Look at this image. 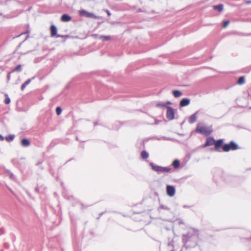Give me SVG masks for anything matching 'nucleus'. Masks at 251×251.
Segmentation results:
<instances>
[{
    "mask_svg": "<svg viewBox=\"0 0 251 251\" xmlns=\"http://www.w3.org/2000/svg\"><path fill=\"white\" fill-rule=\"evenodd\" d=\"M14 138V135H10L5 138L7 142H10L12 141Z\"/></svg>",
    "mask_w": 251,
    "mask_h": 251,
    "instance_id": "4be33fe9",
    "label": "nucleus"
},
{
    "mask_svg": "<svg viewBox=\"0 0 251 251\" xmlns=\"http://www.w3.org/2000/svg\"><path fill=\"white\" fill-rule=\"evenodd\" d=\"M3 137L1 135H0V141L3 140Z\"/></svg>",
    "mask_w": 251,
    "mask_h": 251,
    "instance_id": "c85d7f7f",
    "label": "nucleus"
},
{
    "mask_svg": "<svg viewBox=\"0 0 251 251\" xmlns=\"http://www.w3.org/2000/svg\"><path fill=\"white\" fill-rule=\"evenodd\" d=\"M99 39L102 41H105L110 40L111 39V37L110 36H100L99 37Z\"/></svg>",
    "mask_w": 251,
    "mask_h": 251,
    "instance_id": "2eb2a0df",
    "label": "nucleus"
},
{
    "mask_svg": "<svg viewBox=\"0 0 251 251\" xmlns=\"http://www.w3.org/2000/svg\"><path fill=\"white\" fill-rule=\"evenodd\" d=\"M10 177L11 178H12V179H13V178H14V176H13V175L12 174H11V175H10Z\"/></svg>",
    "mask_w": 251,
    "mask_h": 251,
    "instance_id": "7c9ffc66",
    "label": "nucleus"
},
{
    "mask_svg": "<svg viewBox=\"0 0 251 251\" xmlns=\"http://www.w3.org/2000/svg\"><path fill=\"white\" fill-rule=\"evenodd\" d=\"M61 20L62 22H69L71 20V16L67 15V14H63L62 15Z\"/></svg>",
    "mask_w": 251,
    "mask_h": 251,
    "instance_id": "ddd939ff",
    "label": "nucleus"
},
{
    "mask_svg": "<svg viewBox=\"0 0 251 251\" xmlns=\"http://www.w3.org/2000/svg\"><path fill=\"white\" fill-rule=\"evenodd\" d=\"M179 161L178 160H175L173 162V165L175 168H177L179 166Z\"/></svg>",
    "mask_w": 251,
    "mask_h": 251,
    "instance_id": "aec40b11",
    "label": "nucleus"
},
{
    "mask_svg": "<svg viewBox=\"0 0 251 251\" xmlns=\"http://www.w3.org/2000/svg\"><path fill=\"white\" fill-rule=\"evenodd\" d=\"M245 82V79L243 76L240 77L238 80V84L242 85Z\"/></svg>",
    "mask_w": 251,
    "mask_h": 251,
    "instance_id": "412c9836",
    "label": "nucleus"
},
{
    "mask_svg": "<svg viewBox=\"0 0 251 251\" xmlns=\"http://www.w3.org/2000/svg\"><path fill=\"white\" fill-rule=\"evenodd\" d=\"M5 97L6 98L4 102L5 104H8L10 102V99L7 94L5 95Z\"/></svg>",
    "mask_w": 251,
    "mask_h": 251,
    "instance_id": "5701e85b",
    "label": "nucleus"
},
{
    "mask_svg": "<svg viewBox=\"0 0 251 251\" xmlns=\"http://www.w3.org/2000/svg\"><path fill=\"white\" fill-rule=\"evenodd\" d=\"M197 112H196L192 114L189 118V122L190 124H193L195 123L197 119Z\"/></svg>",
    "mask_w": 251,
    "mask_h": 251,
    "instance_id": "f8f14e48",
    "label": "nucleus"
},
{
    "mask_svg": "<svg viewBox=\"0 0 251 251\" xmlns=\"http://www.w3.org/2000/svg\"><path fill=\"white\" fill-rule=\"evenodd\" d=\"M190 103V99L188 98H184L180 101V105L181 107H184L188 105Z\"/></svg>",
    "mask_w": 251,
    "mask_h": 251,
    "instance_id": "9d476101",
    "label": "nucleus"
},
{
    "mask_svg": "<svg viewBox=\"0 0 251 251\" xmlns=\"http://www.w3.org/2000/svg\"><path fill=\"white\" fill-rule=\"evenodd\" d=\"M223 143V140L222 139H219L216 141H215V149L216 150L218 151V149L220 148Z\"/></svg>",
    "mask_w": 251,
    "mask_h": 251,
    "instance_id": "9b49d317",
    "label": "nucleus"
},
{
    "mask_svg": "<svg viewBox=\"0 0 251 251\" xmlns=\"http://www.w3.org/2000/svg\"><path fill=\"white\" fill-rule=\"evenodd\" d=\"M62 112V109L60 107H57L56 109V113L57 115H59Z\"/></svg>",
    "mask_w": 251,
    "mask_h": 251,
    "instance_id": "b1692460",
    "label": "nucleus"
},
{
    "mask_svg": "<svg viewBox=\"0 0 251 251\" xmlns=\"http://www.w3.org/2000/svg\"><path fill=\"white\" fill-rule=\"evenodd\" d=\"M50 32H51V36H56V37H59L60 36L59 35L57 34V28L55 26L52 25L50 26Z\"/></svg>",
    "mask_w": 251,
    "mask_h": 251,
    "instance_id": "1a4fd4ad",
    "label": "nucleus"
},
{
    "mask_svg": "<svg viewBox=\"0 0 251 251\" xmlns=\"http://www.w3.org/2000/svg\"><path fill=\"white\" fill-rule=\"evenodd\" d=\"M156 106L157 107H166V104L163 103L162 102H158L156 104Z\"/></svg>",
    "mask_w": 251,
    "mask_h": 251,
    "instance_id": "393cba45",
    "label": "nucleus"
},
{
    "mask_svg": "<svg viewBox=\"0 0 251 251\" xmlns=\"http://www.w3.org/2000/svg\"><path fill=\"white\" fill-rule=\"evenodd\" d=\"M21 68H22L21 65H18V66H17L15 68V71H18V72L21 71Z\"/></svg>",
    "mask_w": 251,
    "mask_h": 251,
    "instance_id": "a878e982",
    "label": "nucleus"
},
{
    "mask_svg": "<svg viewBox=\"0 0 251 251\" xmlns=\"http://www.w3.org/2000/svg\"><path fill=\"white\" fill-rule=\"evenodd\" d=\"M31 82V79H28L27 80H26L22 85L21 86V90H24V89L25 88V87L29 84Z\"/></svg>",
    "mask_w": 251,
    "mask_h": 251,
    "instance_id": "a211bd4d",
    "label": "nucleus"
},
{
    "mask_svg": "<svg viewBox=\"0 0 251 251\" xmlns=\"http://www.w3.org/2000/svg\"><path fill=\"white\" fill-rule=\"evenodd\" d=\"M239 148L238 145L232 141L229 144H225L223 146V151H228L230 150H236Z\"/></svg>",
    "mask_w": 251,
    "mask_h": 251,
    "instance_id": "20e7f679",
    "label": "nucleus"
},
{
    "mask_svg": "<svg viewBox=\"0 0 251 251\" xmlns=\"http://www.w3.org/2000/svg\"><path fill=\"white\" fill-rule=\"evenodd\" d=\"M21 144L24 147H28L30 145V142L27 139H23L21 141Z\"/></svg>",
    "mask_w": 251,
    "mask_h": 251,
    "instance_id": "4468645a",
    "label": "nucleus"
},
{
    "mask_svg": "<svg viewBox=\"0 0 251 251\" xmlns=\"http://www.w3.org/2000/svg\"><path fill=\"white\" fill-rule=\"evenodd\" d=\"M150 165L151 167L152 170L156 172L157 174H160L164 172H169L172 170V169L170 167L157 166L153 163H150Z\"/></svg>",
    "mask_w": 251,
    "mask_h": 251,
    "instance_id": "7ed1b4c3",
    "label": "nucleus"
},
{
    "mask_svg": "<svg viewBox=\"0 0 251 251\" xmlns=\"http://www.w3.org/2000/svg\"><path fill=\"white\" fill-rule=\"evenodd\" d=\"M223 8L224 6L222 4L214 6V9L219 11H222L223 10Z\"/></svg>",
    "mask_w": 251,
    "mask_h": 251,
    "instance_id": "f3484780",
    "label": "nucleus"
},
{
    "mask_svg": "<svg viewBox=\"0 0 251 251\" xmlns=\"http://www.w3.org/2000/svg\"><path fill=\"white\" fill-rule=\"evenodd\" d=\"M141 155L143 159H147L149 157V153L145 151H143L141 152Z\"/></svg>",
    "mask_w": 251,
    "mask_h": 251,
    "instance_id": "6ab92c4d",
    "label": "nucleus"
},
{
    "mask_svg": "<svg viewBox=\"0 0 251 251\" xmlns=\"http://www.w3.org/2000/svg\"><path fill=\"white\" fill-rule=\"evenodd\" d=\"M212 129L210 126H207L203 125L202 124H199L197 126L196 129L197 133H200L205 136H208L211 134Z\"/></svg>",
    "mask_w": 251,
    "mask_h": 251,
    "instance_id": "f03ea898",
    "label": "nucleus"
},
{
    "mask_svg": "<svg viewBox=\"0 0 251 251\" xmlns=\"http://www.w3.org/2000/svg\"><path fill=\"white\" fill-rule=\"evenodd\" d=\"M79 15L81 16H84L87 18H92L96 19H98V16L95 15L92 13H90L85 10H81L79 12Z\"/></svg>",
    "mask_w": 251,
    "mask_h": 251,
    "instance_id": "39448f33",
    "label": "nucleus"
},
{
    "mask_svg": "<svg viewBox=\"0 0 251 251\" xmlns=\"http://www.w3.org/2000/svg\"><path fill=\"white\" fill-rule=\"evenodd\" d=\"M167 195L170 197H173L175 194L176 190L174 186L168 185L166 188Z\"/></svg>",
    "mask_w": 251,
    "mask_h": 251,
    "instance_id": "0eeeda50",
    "label": "nucleus"
},
{
    "mask_svg": "<svg viewBox=\"0 0 251 251\" xmlns=\"http://www.w3.org/2000/svg\"><path fill=\"white\" fill-rule=\"evenodd\" d=\"M172 104V103H171V101H168L166 102V104Z\"/></svg>",
    "mask_w": 251,
    "mask_h": 251,
    "instance_id": "c756f323",
    "label": "nucleus"
},
{
    "mask_svg": "<svg viewBox=\"0 0 251 251\" xmlns=\"http://www.w3.org/2000/svg\"><path fill=\"white\" fill-rule=\"evenodd\" d=\"M215 140L213 138L208 137L206 139L205 143L202 146V147L205 148L208 146H212L214 144Z\"/></svg>",
    "mask_w": 251,
    "mask_h": 251,
    "instance_id": "6e6552de",
    "label": "nucleus"
},
{
    "mask_svg": "<svg viewBox=\"0 0 251 251\" xmlns=\"http://www.w3.org/2000/svg\"><path fill=\"white\" fill-rule=\"evenodd\" d=\"M248 3H250V1H248L247 2Z\"/></svg>",
    "mask_w": 251,
    "mask_h": 251,
    "instance_id": "473e14b6",
    "label": "nucleus"
},
{
    "mask_svg": "<svg viewBox=\"0 0 251 251\" xmlns=\"http://www.w3.org/2000/svg\"><path fill=\"white\" fill-rule=\"evenodd\" d=\"M167 113L166 117L169 120H172L174 119L175 112L174 110L170 106H167Z\"/></svg>",
    "mask_w": 251,
    "mask_h": 251,
    "instance_id": "423d86ee",
    "label": "nucleus"
},
{
    "mask_svg": "<svg viewBox=\"0 0 251 251\" xmlns=\"http://www.w3.org/2000/svg\"><path fill=\"white\" fill-rule=\"evenodd\" d=\"M199 231L195 229H190L187 235H184L182 236V241L184 244L188 242H192V246H195L197 244L199 239Z\"/></svg>",
    "mask_w": 251,
    "mask_h": 251,
    "instance_id": "f257e3e1",
    "label": "nucleus"
},
{
    "mask_svg": "<svg viewBox=\"0 0 251 251\" xmlns=\"http://www.w3.org/2000/svg\"><path fill=\"white\" fill-rule=\"evenodd\" d=\"M229 22L228 21H226L224 23L223 27H226L229 24Z\"/></svg>",
    "mask_w": 251,
    "mask_h": 251,
    "instance_id": "bb28decb",
    "label": "nucleus"
},
{
    "mask_svg": "<svg viewBox=\"0 0 251 251\" xmlns=\"http://www.w3.org/2000/svg\"><path fill=\"white\" fill-rule=\"evenodd\" d=\"M106 12L107 14H108V15L110 16L111 15V13H110L109 11H108V10H106Z\"/></svg>",
    "mask_w": 251,
    "mask_h": 251,
    "instance_id": "cd10ccee",
    "label": "nucleus"
},
{
    "mask_svg": "<svg viewBox=\"0 0 251 251\" xmlns=\"http://www.w3.org/2000/svg\"><path fill=\"white\" fill-rule=\"evenodd\" d=\"M9 78H10V76H9V75H8V76H7V78H8V79H9Z\"/></svg>",
    "mask_w": 251,
    "mask_h": 251,
    "instance_id": "2f4dec72",
    "label": "nucleus"
},
{
    "mask_svg": "<svg viewBox=\"0 0 251 251\" xmlns=\"http://www.w3.org/2000/svg\"><path fill=\"white\" fill-rule=\"evenodd\" d=\"M173 95L176 98H178L182 95V93L178 90H174L173 92Z\"/></svg>",
    "mask_w": 251,
    "mask_h": 251,
    "instance_id": "dca6fc26",
    "label": "nucleus"
}]
</instances>
